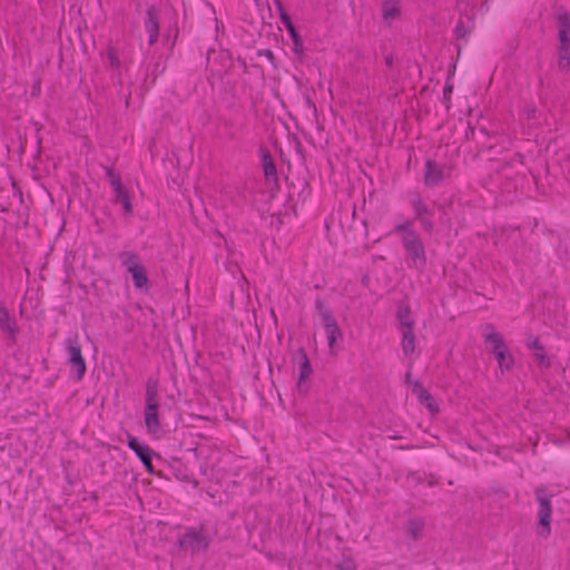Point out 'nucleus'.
I'll use <instances>...</instances> for the list:
<instances>
[{"mask_svg":"<svg viewBox=\"0 0 570 570\" xmlns=\"http://www.w3.org/2000/svg\"><path fill=\"white\" fill-rule=\"evenodd\" d=\"M393 61H394V59H393V55H387V56L385 57V65H386L389 68H392V67H393Z\"/></svg>","mask_w":570,"mask_h":570,"instance_id":"nucleus-39","label":"nucleus"},{"mask_svg":"<svg viewBox=\"0 0 570 570\" xmlns=\"http://www.w3.org/2000/svg\"><path fill=\"white\" fill-rule=\"evenodd\" d=\"M159 23V10L155 6L149 7L146 11V19L144 21V27L149 36V46H154L158 41Z\"/></svg>","mask_w":570,"mask_h":570,"instance_id":"nucleus-12","label":"nucleus"},{"mask_svg":"<svg viewBox=\"0 0 570 570\" xmlns=\"http://www.w3.org/2000/svg\"><path fill=\"white\" fill-rule=\"evenodd\" d=\"M326 337L328 341V347L331 350V353H334V348L338 341L343 340L342 331L338 326V324H335L331 327L325 328Z\"/></svg>","mask_w":570,"mask_h":570,"instance_id":"nucleus-24","label":"nucleus"},{"mask_svg":"<svg viewBox=\"0 0 570 570\" xmlns=\"http://www.w3.org/2000/svg\"><path fill=\"white\" fill-rule=\"evenodd\" d=\"M394 232L401 235L407 266L421 273L424 272L428 265L426 249L421 235L413 228V222L405 220L397 224Z\"/></svg>","mask_w":570,"mask_h":570,"instance_id":"nucleus-1","label":"nucleus"},{"mask_svg":"<svg viewBox=\"0 0 570 570\" xmlns=\"http://www.w3.org/2000/svg\"><path fill=\"white\" fill-rule=\"evenodd\" d=\"M452 92H453V83H451L448 80L443 88V102H444L446 109H450Z\"/></svg>","mask_w":570,"mask_h":570,"instance_id":"nucleus-33","label":"nucleus"},{"mask_svg":"<svg viewBox=\"0 0 570 570\" xmlns=\"http://www.w3.org/2000/svg\"><path fill=\"white\" fill-rule=\"evenodd\" d=\"M274 3H275V6H276V8H277V10L279 12L281 21L283 22V17L289 16V14L286 12V10H285V8H284V6H283L281 0H274Z\"/></svg>","mask_w":570,"mask_h":570,"instance_id":"nucleus-38","label":"nucleus"},{"mask_svg":"<svg viewBox=\"0 0 570 570\" xmlns=\"http://www.w3.org/2000/svg\"><path fill=\"white\" fill-rule=\"evenodd\" d=\"M402 350L404 355L409 356L415 351V335L413 327L402 328Z\"/></svg>","mask_w":570,"mask_h":570,"instance_id":"nucleus-21","label":"nucleus"},{"mask_svg":"<svg viewBox=\"0 0 570 570\" xmlns=\"http://www.w3.org/2000/svg\"><path fill=\"white\" fill-rule=\"evenodd\" d=\"M556 19L560 46L570 47V13L567 10L560 9Z\"/></svg>","mask_w":570,"mask_h":570,"instance_id":"nucleus-15","label":"nucleus"},{"mask_svg":"<svg viewBox=\"0 0 570 570\" xmlns=\"http://www.w3.org/2000/svg\"><path fill=\"white\" fill-rule=\"evenodd\" d=\"M405 380H406V382H410V380H411V373L410 372L406 373Z\"/></svg>","mask_w":570,"mask_h":570,"instance_id":"nucleus-43","label":"nucleus"},{"mask_svg":"<svg viewBox=\"0 0 570 570\" xmlns=\"http://www.w3.org/2000/svg\"><path fill=\"white\" fill-rule=\"evenodd\" d=\"M411 478H413L417 483L422 482V478L417 472H412Z\"/></svg>","mask_w":570,"mask_h":570,"instance_id":"nucleus-41","label":"nucleus"},{"mask_svg":"<svg viewBox=\"0 0 570 570\" xmlns=\"http://www.w3.org/2000/svg\"><path fill=\"white\" fill-rule=\"evenodd\" d=\"M256 3H258V0H254Z\"/></svg>","mask_w":570,"mask_h":570,"instance_id":"nucleus-49","label":"nucleus"},{"mask_svg":"<svg viewBox=\"0 0 570 570\" xmlns=\"http://www.w3.org/2000/svg\"><path fill=\"white\" fill-rule=\"evenodd\" d=\"M337 570H356V563L350 556H343L342 560L336 564Z\"/></svg>","mask_w":570,"mask_h":570,"instance_id":"nucleus-31","label":"nucleus"},{"mask_svg":"<svg viewBox=\"0 0 570 570\" xmlns=\"http://www.w3.org/2000/svg\"><path fill=\"white\" fill-rule=\"evenodd\" d=\"M297 358L299 365V376L297 381V390L299 393H307L308 385L306 380L312 375L313 368L309 362L308 355L304 347H299L297 351Z\"/></svg>","mask_w":570,"mask_h":570,"instance_id":"nucleus-11","label":"nucleus"},{"mask_svg":"<svg viewBox=\"0 0 570 570\" xmlns=\"http://www.w3.org/2000/svg\"><path fill=\"white\" fill-rule=\"evenodd\" d=\"M410 315H411V308L409 305L402 304L399 306L396 316L400 321L401 330L407 328V327H410V328L413 327L414 323L411 320Z\"/></svg>","mask_w":570,"mask_h":570,"instance_id":"nucleus-25","label":"nucleus"},{"mask_svg":"<svg viewBox=\"0 0 570 570\" xmlns=\"http://www.w3.org/2000/svg\"><path fill=\"white\" fill-rule=\"evenodd\" d=\"M450 175V168L434 159H426L424 170V184L433 188L439 186Z\"/></svg>","mask_w":570,"mask_h":570,"instance_id":"nucleus-9","label":"nucleus"},{"mask_svg":"<svg viewBox=\"0 0 570 570\" xmlns=\"http://www.w3.org/2000/svg\"><path fill=\"white\" fill-rule=\"evenodd\" d=\"M283 24L285 26L286 30L288 31L292 40H293V51L296 53V55H303L304 53V42H303V39L301 37V35L298 33L295 24L293 23L292 21V18L291 16H285L283 17Z\"/></svg>","mask_w":570,"mask_h":570,"instance_id":"nucleus-18","label":"nucleus"},{"mask_svg":"<svg viewBox=\"0 0 570 570\" xmlns=\"http://www.w3.org/2000/svg\"><path fill=\"white\" fill-rule=\"evenodd\" d=\"M112 187V191L115 194V198H119L124 193L127 191L126 187L122 183H115Z\"/></svg>","mask_w":570,"mask_h":570,"instance_id":"nucleus-36","label":"nucleus"},{"mask_svg":"<svg viewBox=\"0 0 570 570\" xmlns=\"http://www.w3.org/2000/svg\"><path fill=\"white\" fill-rule=\"evenodd\" d=\"M121 266L126 267L127 272L131 271L132 266H140L141 261L139 255L134 250H122L118 254Z\"/></svg>","mask_w":570,"mask_h":570,"instance_id":"nucleus-20","label":"nucleus"},{"mask_svg":"<svg viewBox=\"0 0 570 570\" xmlns=\"http://www.w3.org/2000/svg\"><path fill=\"white\" fill-rule=\"evenodd\" d=\"M435 484H436V481H433V480L429 481L430 487H434Z\"/></svg>","mask_w":570,"mask_h":570,"instance_id":"nucleus-44","label":"nucleus"},{"mask_svg":"<svg viewBox=\"0 0 570 570\" xmlns=\"http://www.w3.org/2000/svg\"><path fill=\"white\" fill-rule=\"evenodd\" d=\"M106 177L110 186H114L115 183H121L120 175L110 167L106 168Z\"/></svg>","mask_w":570,"mask_h":570,"instance_id":"nucleus-35","label":"nucleus"},{"mask_svg":"<svg viewBox=\"0 0 570 570\" xmlns=\"http://www.w3.org/2000/svg\"><path fill=\"white\" fill-rule=\"evenodd\" d=\"M212 542L210 537L205 532V527L202 524L199 529L188 528L186 532L179 537L178 546L185 551H189L193 556L208 550Z\"/></svg>","mask_w":570,"mask_h":570,"instance_id":"nucleus-4","label":"nucleus"},{"mask_svg":"<svg viewBox=\"0 0 570 570\" xmlns=\"http://www.w3.org/2000/svg\"><path fill=\"white\" fill-rule=\"evenodd\" d=\"M131 268L128 273L131 274L135 288L147 293L150 288V281L145 266L141 264L138 267L132 266Z\"/></svg>","mask_w":570,"mask_h":570,"instance_id":"nucleus-17","label":"nucleus"},{"mask_svg":"<svg viewBox=\"0 0 570 570\" xmlns=\"http://www.w3.org/2000/svg\"><path fill=\"white\" fill-rule=\"evenodd\" d=\"M127 445L140 460L146 471L149 474L157 475L153 465V458L156 455L155 451L148 444L140 442L131 434L127 435Z\"/></svg>","mask_w":570,"mask_h":570,"instance_id":"nucleus-7","label":"nucleus"},{"mask_svg":"<svg viewBox=\"0 0 570 570\" xmlns=\"http://www.w3.org/2000/svg\"><path fill=\"white\" fill-rule=\"evenodd\" d=\"M558 68L566 72L570 68V47L560 46L558 51Z\"/></svg>","mask_w":570,"mask_h":570,"instance_id":"nucleus-26","label":"nucleus"},{"mask_svg":"<svg viewBox=\"0 0 570 570\" xmlns=\"http://www.w3.org/2000/svg\"><path fill=\"white\" fill-rule=\"evenodd\" d=\"M159 406V383L157 380L149 377L146 383V406L144 416L147 432L151 435H157L161 431L158 415Z\"/></svg>","mask_w":570,"mask_h":570,"instance_id":"nucleus-2","label":"nucleus"},{"mask_svg":"<svg viewBox=\"0 0 570 570\" xmlns=\"http://www.w3.org/2000/svg\"><path fill=\"white\" fill-rule=\"evenodd\" d=\"M108 59L110 62V67L115 70H118L121 66L120 59L118 58L117 51L115 48H108Z\"/></svg>","mask_w":570,"mask_h":570,"instance_id":"nucleus-32","label":"nucleus"},{"mask_svg":"<svg viewBox=\"0 0 570 570\" xmlns=\"http://www.w3.org/2000/svg\"><path fill=\"white\" fill-rule=\"evenodd\" d=\"M307 104H308L309 106H312L313 108H315V105L312 102V100L307 99Z\"/></svg>","mask_w":570,"mask_h":570,"instance_id":"nucleus-46","label":"nucleus"},{"mask_svg":"<svg viewBox=\"0 0 570 570\" xmlns=\"http://www.w3.org/2000/svg\"><path fill=\"white\" fill-rule=\"evenodd\" d=\"M257 56H258V57H265V58H267V60H268V61H269V62H271L275 68L277 67V66H276V61H277V59H276V57H275L274 52H273L271 49H259V50L257 51Z\"/></svg>","mask_w":570,"mask_h":570,"instance_id":"nucleus-34","label":"nucleus"},{"mask_svg":"<svg viewBox=\"0 0 570 570\" xmlns=\"http://www.w3.org/2000/svg\"><path fill=\"white\" fill-rule=\"evenodd\" d=\"M494 355H495V358L498 361L501 372L510 371L512 368V366L514 364V360H513V356L510 353L509 348L498 352Z\"/></svg>","mask_w":570,"mask_h":570,"instance_id":"nucleus-23","label":"nucleus"},{"mask_svg":"<svg viewBox=\"0 0 570 570\" xmlns=\"http://www.w3.org/2000/svg\"><path fill=\"white\" fill-rule=\"evenodd\" d=\"M382 13L384 21L391 24L401 16V0H382Z\"/></svg>","mask_w":570,"mask_h":570,"instance_id":"nucleus-19","label":"nucleus"},{"mask_svg":"<svg viewBox=\"0 0 570 570\" xmlns=\"http://www.w3.org/2000/svg\"><path fill=\"white\" fill-rule=\"evenodd\" d=\"M0 331L11 344L17 343L20 330L16 317L3 303H0Z\"/></svg>","mask_w":570,"mask_h":570,"instance_id":"nucleus-10","label":"nucleus"},{"mask_svg":"<svg viewBox=\"0 0 570 570\" xmlns=\"http://www.w3.org/2000/svg\"><path fill=\"white\" fill-rule=\"evenodd\" d=\"M274 3H275V6H276V8H277V10L279 12L281 21L283 22V17L289 16V14L286 12V10H285V8H284V6H283L281 0H274Z\"/></svg>","mask_w":570,"mask_h":570,"instance_id":"nucleus-37","label":"nucleus"},{"mask_svg":"<svg viewBox=\"0 0 570 570\" xmlns=\"http://www.w3.org/2000/svg\"><path fill=\"white\" fill-rule=\"evenodd\" d=\"M412 392L416 395L420 404L424 405L432 415L440 412V407L434 397L420 382L416 381L413 383Z\"/></svg>","mask_w":570,"mask_h":570,"instance_id":"nucleus-13","label":"nucleus"},{"mask_svg":"<svg viewBox=\"0 0 570 570\" xmlns=\"http://www.w3.org/2000/svg\"><path fill=\"white\" fill-rule=\"evenodd\" d=\"M527 347L533 352V357L540 367H551V360L547 355L544 347L538 336H530L527 341Z\"/></svg>","mask_w":570,"mask_h":570,"instance_id":"nucleus-14","label":"nucleus"},{"mask_svg":"<svg viewBox=\"0 0 570 570\" xmlns=\"http://www.w3.org/2000/svg\"><path fill=\"white\" fill-rule=\"evenodd\" d=\"M258 151L261 157V164L264 169L265 180L269 187V195L271 198H274L279 189V178L277 174L276 164L273 159L271 151L266 147L261 146Z\"/></svg>","mask_w":570,"mask_h":570,"instance_id":"nucleus-5","label":"nucleus"},{"mask_svg":"<svg viewBox=\"0 0 570 570\" xmlns=\"http://www.w3.org/2000/svg\"><path fill=\"white\" fill-rule=\"evenodd\" d=\"M423 531V522L419 520H410L407 525V532L413 539H417Z\"/></svg>","mask_w":570,"mask_h":570,"instance_id":"nucleus-30","label":"nucleus"},{"mask_svg":"<svg viewBox=\"0 0 570 570\" xmlns=\"http://www.w3.org/2000/svg\"><path fill=\"white\" fill-rule=\"evenodd\" d=\"M115 202L121 204L126 216H131L134 214L131 197L128 190L124 193L119 198H115Z\"/></svg>","mask_w":570,"mask_h":570,"instance_id":"nucleus-29","label":"nucleus"},{"mask_svg":"<svg viewBox=\"0 0 570 570\" xmlns=\"http://www.w3.org/2000/svg\"><path fill=\"white\" fill-rule=\"evenodd\" d=\"M303 186H304V187H303V190L301 191L299 196H302V195H303V193L305 191V189H306V188H308V183H307V181H304V183H303Z\"/></svg>","mask_w":570,"mask_h":570,"instance_id":"nucleus-42","label":"nucleus"},{"mask_svg":"<svg viewBox=\"0 0 570 570\" xmlns=\"http://www.w3.org/2000/svg\"><path fill=\"white\" fill-rule=\"evenodd\" d=\"M411 205L414 210V218L420 222L425 233L431 234L435 228L434 222L432 219L433 212L428 207L426 204L423 203L419 195H414L411 198Z\"/></svg>","mask_w":570,"mask_h":570,"instance_id":"nucleus-8","label":"nucleus"},{"mask_svg":"<svg viewBox=\"0 0 570 570\" xmlns=\"http://www.w3.org/2000/svg\"><path fill=\"white\" fill-rule=\"evenodd\" d=\"M243 65H244V69L246 70L247 69L246 62L244 61Z\"/></svg>","mask_w":570,"mask_h":570,"instance_id":"nucleus-48","label":"nucleus"},{"mask_svg":"<svg viewBox=\"0 0 570 570\" xmlns=\"http://www.w3.org/2000/svg\"><path fill=\"white\" fill-rule=\"evenodd\" d=\"M65 345L69 352L68 364L76 371V379L80 381L86 374L87 365L85 357L82 356L78 335L76 334L73 337L66 338Z\"/></svg>","mask_w":570,"mask_h":570,"instance_id":"nucleus-6","label":"nucleus"},{"mask_svg":"<svg viewBox=\"0 0 570 570\" xmlns=\"http://www.w3.org/2000/svg\"><path fill=\"white\" fill-rule=\"evenodd\" d=\"M469 20L472 22L471 27H465L463 20H459L455 28H454V35L458 39H466L468 36L471 33V30L473 28V17H469Z\"/></svg>","mask_w":570,"mask_h":570,"instance_id":"nucleus-27","label":"nucleus"},{"mask_svg":"<svg viewBox=\"0 0 570 570\" xmlns=\"http://www.w3.org/2000/svg\"><path fill=\"white\" fill-rule=\"evenodd\" d=\"M159 68H160V65H159V63H156V65H155V69H154V73H155V75H154V78H153V82H155V81H156L157 72H158V71H159V72H163V71H164V69H165L164 67H163L161 69H159Z\"/></svg>","mask_w":570,"mask_h":570,"instance_id":"nucleus-40","label":"nucleus"},{"mask_svg":"<svg viewBox=\"0 0 570 570\" xmlns=\"http://www.w3.org/2000/svg\"><path fill=\"white\" fill-rule=\"evenodd\" d=\"M535 500L539 504L538 509V529L537 533L541 538H548L551 533V515H552V495L547 493L546 488L540 487L535 490Z\"/></svg>","mask_w":570,"mask_h":570,"instance_id":"nucleus-3","label":"nucleus"},{"mask_svg":"<svg viewBox=\"0 0 570 570\" xmlns=\"http://www.w3.org/2000/svg\"><path fill=\"white\" fill-rule=\"evenodd\" d=\"M558 255L564 262H570V236L560 239Z\"/></svg>","mask_w":570,"mask_h":570,"instance_id":"nucleus-28","label":"nucleus"},{"mask_svg":"<svg viewBox=\"0 0 570 570\" xmlns=\"http://www.w3.org/2000/svg\"><path fill=\"white\" fill-rule=\"evenodd\" d=\"M485 343L491 344L490 351L493 354H497L498 352H501L505 348H508L503 336L498 332H492L485 336Z\"/></svg>","mask_w":570,"mask_h":570,"instance_id":"nucleus-22","label":"nucleus"},{"mask_svg":"<svg viewBox=\"0 0 570 570\" xmlns=\"http://www.w3.org/2000/svg\"><path fill=\"white\" fill-rule=\"evenodd\" d=\"M254 68L262 69L259 65H253Z\"/></svg>","mask_w":570,"mask_h":570,"instance_id":"nucleus-47","label":"nucleus"},{"mask_svg":"<svg viewBox=\"0 0 570 570\" xmlns=\"http://www.w3.org/2000/svg\"><path fill=\"white\" fill-rule=\"evenodd\" d=\"M362 282H363V283H367V282H368V276H367V275H365V276L363 277Z\"/></svg>","mask_w":570,"mask_h":570,"instance_id":"nucleus-45","label":"nucleus"},{"mask_svg":"<svg viewBox=\"0 0 570 570\" xmlns=\"http://www.w3.org/2000/svg\"><path fill=\"white\" fill-rule=\"evenodd\" d=\"M315 308L321 318V323L324 330L337 324V321L333 315L332 308L330 307L327 302L321 296H317L315 299Z\"/></svg>","mask_w":570,"mask_h":570,"instance_id":"nucleus-16","label":"nucleus"}]
</instances>
